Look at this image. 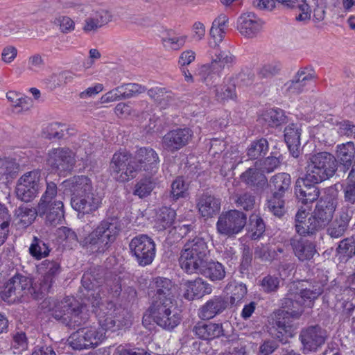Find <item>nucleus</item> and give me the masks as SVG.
<instances>
[{
  "mask_svg": "<svg viewBox=\"0 0 355 355\" xmlns=\"http://www.w3.org/2000/svg\"><path fill=\"white\" fill-rule=\"evenodd\" d=\"M352 216L353 211L348 208H343L336 218L329 224L327 229V234L333 239L342 237L347 230Z\"/></svg>",
  "mask_w": 355,
  "mask_h": 355,
  "instance_id": "a878e982",
  "label": "nucleus"
},
{
  "mask_svg": "<svg viewBox=\"0 0 355 355\" xmlns=\"http://www.w3.org/2000/svg\"><path fill=\"white\" fill-rule=\"evenodd\" d=\"M156 184L155 179L153 176H146L141 178L135 186L133 194L140 198L149 196Z\"/></svg>",
  "mask_w": 355,
  "mask_h": 355,
  "instance_id": "a18cd8bd",
  "label": "nucleus"
},
{
  "mask_svg": "<svg viewBox=\"0 0 355 355\" xmlns=\"http://www.w3.org/2000/svg\"><path fill=\"white\" fill-rule=\"evenodd\" d=\"M301 129L297 124H290L284 129V139L293 157H298L300 153Z\"/></svg>",
  "mask_w": 355,
  "mask_h": 355,
  "instance_id": "f704fd0d",
  "label": "nucleus"
},
{
  "mask_svg": "<svg viewBox=\"0 0 355 355\" xmlns=\"http://www.w3.org/2000/svg\"><path fill=\"white\" fill-rule=\"evenodd\" d=\"M15 215L18 219L17 225L22 228L31 225L35 220L37 214V206L36 208H31L27 206H20L15 209Z\"/></svg>",
  "mask_w": 355,
  "mask_h": 355,
  "instance_id": "79ce46f5",
  "label": "nucleus"
},
{
  "mask_svg": "<svg viewBox=\"0 0 355 355\" xmlns=\"http://www.w3.org/2000/svg\"><path fill=\"white\" fill-rule=\"evenodd\" d=\"M113 310H114V318L115 321V327L121 328L123 327L128 326L130 324V315L127 310L121 307H116L114 304Z\"/></svg>",
  "mask_w": 355,
  "mask_h": 355,
  "instance_id": "052dcab7",
  "label": "nucleus"
},
{
  "mask_svg": "<svg viewBox=\"0 0 355 355\" xmlns=\"http://www.w3.org/2000/svg\"><path fill=\"white\" fill-rule=\"evenodd\" d=\"M64 186L71 193V197L94 193L92 181L85 175L74 176L64 182Z\"/></svg>",
  "mask_w": 355,
  "mask_h": 355,
  "instance_id": "2f4dec72",
  "label": "nucleus"
},
{
  "mask_svg": "<svg viewBox=\"0 0 355 355\" xmlns=\"http://www.w3.org/2000/svg\"><path fill=\"white\" fill-rule=\"evenodd\" d=\"M241 180L257 192L263 191L268 185L267 178L257 168H248L241 175Z\"/></svg>",
  "mask_w": 355,
  "mask_h": 355,
  "instance_id": "7c9ffc66",
  "label": "nucleus"
},
{
  "mask_svg": "<svg viewBox=\"0 0 355 355\" xmlns=\"http://www.w3.org/2000/svg\"><path fill=\"white\" fill-rule=\"evenodd\" d=\"M306 210L300 209L295 216V228L296 232L302 236H312L320 230L319 226L311 216L307 218Z\"/></svg>",
  "mask_w": 355,
  "mask_h": 355,
  "instance_id": "cd10ccee",
  "label": "nucleus"
},
{
  "mask_svg": "<svg viewBox=\"0 0 355 355\" xmlns=\"http://www.w3.org/2000/svg\"><path fill=\"white\" fill-rule=\"evenodd\" d=\"M188 184L182 177L177 178L171 184V196L173 200L185 198L187 195Z\"/></svg>",
  "mask_w": 355,
  "mask_h": 355,
  "instance_id": "13d9d810",
  "label": "nucleus"
},
{
  "mask_svg": "<svg viewBox=\"0 0 355 355\" xmlns=\"http://www.w3.org/2000/svg\"><path fill=\"white\" fill-rule=\"evenodd\" d=\"M264 121L271 127H277L286 122V116L282 110L271 109L263 114Z\"/></svg>",
  "mask_w": 355,
  "mask_h": 355,
  "instance_id": "864d4df0",
  "label": "nucleus"
},
{
  "mask_svg": "<svg viewBox=\"0 0 355 355\" xmlns=\"http://www.w3.org/2000/svg\"><path fill=\"white\" fill-rule=\"evenodd\" d=\"M41 173L34 170L24 173L17 181L16 195L18 199L28 202L32 201L42 189Z\"/></svg>",
  "mask_w": 355,
  "mask_h": 355,
  "instance_id": "ddd939ff",
  "label": "nucleus"
},
{
  "mask_svg": "<svg viewBox=\"0 0 355 355\" xmlns=\"http://www.w3.org/2000/svg\"><path fill=\"white\" fill-rule=\"evenodd\" d=\"M47 164L60 175L71 171L76 160L73 153L66 148H57L48 153Z\"/></svg>",
  "mask_w": 355,
  "mask_h": 355,
  "instance_id": "f3484780",
  "label": "nucleus"
},
{
  "mask_svg": "<svg viewBox=\"0 0 355 355\" xmlns=\"http://www.w3.org/2000/svg\"><path fill=\"white\" fill-rule=\"evenodd\" d=\"M51 311L53 318L70 329L85 324L89 319L85 306L72 297H64L60 301L54 300Z\"/></svg>",
  "mask_w": 355,
  "mask_h": 355,
  "instance_id": "20e7f679",
  "label": "nucleus"
},
{
  "mask_svg": "<svg viewBox=\"0 0 355 355\" xmlns=\"http://www.w3.org/2000/svg\"><path fill=\"white\" fill-rule=\"evenodd\" d=\"M37 270L42 275L55 279L61 271V268L59 262L46 259L37 266Z\"/></svg>",
  "mask_w": 355,
  "mask_h": 355,
  "instance_id": "de8ad7c7",
  "label": "nucleus"
},
{
  "mask_svg": "<svg viewBox=\"0 0 355 355\" xmlns=\"http://www.w3.org/2000/svg\"><path fill=\"white\" fill-rule=\"evenodd\" d=\"M323 289L320 286L313 287L311 288H304L295 293V304L300 309L303 307L311 308L314 304L315 300L322 293Z\"/></svg>",
  "mask_w": 355,
  "mask_h": 355,
  "instance_id": "c9c22d12",
  "label": "nucleus"
},
{
  "mask_svg": "<svg viewBox=\"0 0 355 355\" xmlns=\"http://www.w3.org/2000/svg\"><path fill=\"white\" fill-rule=\"evenodd\" d=\"M306 169V181L320 183L332 178L338 172L336 157L327 152L309 155Z\"/></svg>",
  "mask_w": 355,
  "mask_h": 355,
  "instance_id": "423d86ee",
  "label": "nucleus"
},
{
  "mask_svg": "<svg viewBox=\"0 0 355 355\" xmlns=\"http://www.w3.org/2000/svg\"><path fill=\"white\" fill-rule=\"evenodd\" d=\"M192 331L197 338L204 340L227 336L222 324L211 322L199 321L194 325Z\"/></svg>",
  "mask_w": 355,
  "mask_h": 355,
  "instance_id": "393cba45",
  "label": "nucleus"
},
{
  "mask_svg": "<svg viewBox=\"0 0 355 355\" xmlns=\"http://www.w3.org/2000/svg\"><path fill=\"white\" fill-rule=\"evenodd\" d=\"M148 311L151 319L164 329L171 330L181 321L174 298H152Z\"/></svg>",
  "mask_w": 355,
  "mask_h": 355,
  "instance_id": "1a4fd4ad",
  "label": "nucleus"
},
{
  "mask_svg": "<svg viewBox=\"0 0 355 355\" xmlns=\"http://www.w3.org/2000/svg\"><path fill=\"white\" fill-rule=\"evenodd\" d=\"M221 200L208 193H202L197 200V207L202 217L211 218L220 210Z\"/></svg>",
  "mask_w": 355,
  "mask_h": 355,
  "instance_id": "c85d7f7f",
  "label": "nucleus"
},
{
  "mask_svg": "<svg viewBox=\"0 0 355 355\" xmlns=\"http://www.w3.org/2000/svg\"><path fill=\"white\" fill-rule=\"evenodd\" d=\"M281 305L288 310L279 309L272 313L269 320L268 332L280 342L286 343L288 338L293 334V320L300 318L304 310L295 304V293L291 288L281 300Z\"/></svg>",
  "mask_w": 355,
  "mask_h": 355,
  "instance_id": "7ed1b4c3",
  "label": "nucleus"
},
{
  "mask_svg": "<svg viewBox=\"0 0 355 355\" xmlns=\"http://www.w3.org/2000/svg\"><path fill=\"white\" fill-rule=\"evenodd\" d=\"M228 20L227 16L225 14H220L214 20L210 29V35L214 40L215 46H217L218 42H221L224 38L225 27L228 23Z\"/></svg>",
  "mask_w": 355,
  "mask_h": 355,
  "instance_id": "37998d69",
  "label": "nucleus"
},
{
  "mask_svg": "<svg viewBox=\"0 0 355 355\" xmlns=\"http://www.w3.org/2000/svg\"><path fill=\"white\" fill-rule=\"evenodd\" d=\"M175 211L170 207H163L159 209L156 219V224L159 230L170 227L174 223Z\"/></svg>",
  "mask_w": 355,
  "mask_h": 355,
  "instance_id": "c03bdc74",
  "label": "nucleus"
},
{
  "mask_svg": "<svg viewBox=\"0 0 355 355\" xmlns=\"http://www.w3.org/2000/svg\"><path fill=\"white\" fill-rule=\"evenodd\" d=\"M150 288L154 293L152 298H174L173 294V285L168 278L162 277L154 278L151 282Z\"/></svg>",
  "mask_w": 355,
  "mask_h": 355,
  "instance_id": "4c0bfd02",
  "label": "nucleus"
},
{
  "mask_svg": "<svg viewBox=\"0 0 355 355\" xmlns=\"http://www.w3.org/2000/svg\"><path fill=\"white\" fill-rule=\"evenodd\" d=\"M267 187L272 195L267 199L266 206L274 216L282 218L286 213L284 197L291 189V178L287 173H279L272 175L268 181Z\"/></svg>",
  "mask_w": 355,
  "mask_h": 355,
  "instance_id": "0eeeda50",
  "label": "nucleus"
},
{
  "mask_svg": "<svg viewBox=\"0 0 355 355\" xmlns=\"http://www.w3.org/2000/svg\"><path fill=\"white\" fill-rule=\"evenodd\" d=\"M66 6L75 7L78 12L85 14L86 19L83 28L85 32L95 31L112 19V15L105 9H93L89 5L76 4L73 2H67Z\"/></svg>",
  "mask_w": 355,
  "mask_h": 355,
  "instance_id": "4468645a",
  "label": "nucleus"
},
{
  "mask_svg": "<svg viewBox=\"0 0 355 355\" xmlns=\"http://www.w3.org/2000/svg\"><path fill=\"white\" fill-rule=\"evenodd\" d=\"M255 75L252 69L245 68L243 69L236 77V83L239 86L251 85L254 80Z\"/></svg>",
  "mask_w": 355,
  "mask_h": 355,
  "instance_id": "774afa93",
  "label": "nucleus"
},
{
  "mask_svg": "<svg viewBox=\"0 0 355 355\" xmlns=\"http://www.w3.org/2000/svg\"><path fill=\"white\" fill-rule=\"evenodd\" d=\"M250 221L252 232L251 239L254 240L259 239L266 229L263 219L257 215H252L250 218Z\"/></svg>",
  "mask_w": 355,
  "mask_h": 355,
  "instance_id": "bf43d9fd",
  "label": "nucleus"
},
{
  "mask_svg": "<svg viewBox=\"0 0 355 355\" xmlns=\"http://www.w3.org/2000/svg\"><path fill=\"white\" fill-rule=\"evenodd\" d=\"M336 154L338 174L342 173L343 177L350 169L355 157V144L353 141H347L336 146Z\"/></svg>",
  "mask_w": 355,
  "mask_h": 355,
  "instance_id": "5701e85b",
  "label": "nucleus"
},
{
  "mask_svg": "<svg viewBox=\"0 0 355 355\" xmlns=\"http://www.w3.org/2000/svg\"><path fill=\"white\" fill-rule=\"evenodd\" d=\"M295 76L299 78L300 82L302 83L307 87L314 83L315 72L311 67H302L297 71Z\"/></svg>",
  "mask_w": 355,
  "mask_h": 355,
  "instance_id": "e2e57ef3",
  "label": "nucleus"
},
{
  "mask_svg": "<svg viewBox=\"0 0 355 355\" xmlns=\"http://www.w3.org/2000/svg\"><path fill=\"white\" fill-rule=\"evenodd\" d=\"M98 274L94 272H85L82 277V286L84 288L81 292L85 301L90 303L94 308L98 319V325L101 327L98 331H103L105 334L107 330H114L115 321L114 318V303L109 302L106 305L101 304V297L99 289L103 279L101 277H97Z\"/></svg>",
  "mask_w": 355,
  "mask_h": 355,
  "instance_id": "f03ea898",
  "label": "nucleus"
},
{
  "mask_svg": "<svg viewBox=\"0 0 355 355\" xmlns=\"http://www.w3.org/2000/svg\"><path fill=\"white\" fill-rule=\"evenodd\" d=\"M233 200L238 208L246 211L252 209L255 205V196L248 191L236 193Z\"/></svg>",
  "mask_w": 355,
  "mask_h": 355,
  "instance_id": "09e8293b",
  "label": "nucleus"
},
{
  "mask_svg": "<svg viewBox=\"0 0 355 355\" xmlns=\"http://www.w3.org/2000/svg\"><path fill=\"white\" fill-rule=\"evenodd\" d=\"M184 297L189 300L202 297L212 292V286L200 277H198L193 281H187L184 283Z\"/></svg>",
  "mask_w": 355,
  "mask_h": 355,
  "instance_id": "c756f323",
  "label": "nucleus"
},
{
  "mask_svg": "<svg viewBox=\"0 0 355 355\" xmlns=\"http://www.w3.org/2000/svg\"><path fill=\"white\" fill-rule=\"evenodd\" d=\"M133 162L139 171H145L148 175L153 176L159 167V157L157 153L152 148L142 147L135 154Z\"/></svg>",
  "mask_w": 355,
  "mask_h": 355,
  "instance_id": "a211bd4d",
  "label": "nucleus"
},
{
  "mask_svg": "<svg viewBox=\"0 0 355 355\" xmlns=\"http://www.w3.org/2000/svg\"><path fill=\"white\" fill-rule=\"evenodd\" d=\"M212 282L223 280L226 275L224 266L218 261L207 260L197 272Z\"/></svg>",
  "mask_w": 355,
  "mask_h": 355,
  "instance_id": "e433bc0d",
  "label": "nucleus"
},
{
  "mask_svg": "<svg viewBox=\"0 0 355 355\" xmlns=\"http://www.w3.org/2000/svg\"><path fill=\"white\" fill-rule=\"evenodd\" d=\"M227 289H231L230 303L236 305L247 294V287L243 283L234 282L228 284Z\"/></svg>",
  "mask_w": 355,
  "mask_h": 355,
  "instance_id": "603ef678",
  "label": "nucleus"
},
{
  "mask_svg": "<svg viewBox=\"0 0 355 355\" xmlns=\"http://www.w3.org/2000/svg\"><path fill=\"white\" fill-rule=\"evenodd\" d=\"M246 223V214L234 209L222 212L218 216L216 227L219 234L234 237L243 230Z\"/></svg>",
  "mask_w": 355,
  "mask_h": 355,
  "instance_id": "f8f14e48",
  "label": "nucleus"
},
{
  "mask_svg": "<svg viewBox=\"0 0 355 355\" xmlns=\"http://www.w3.org/2000/svg\"><path fill=\"white\" fill-rule=\"evenodd\" d=\"M228 305L227 297L222 295H215L199 309L198 316L203 320L212 319L222 313Z\"/></svg>",
  "mask_w": 355,
  "mask_h": 355,
  "instance_id": "b1692460",
  "label": "nucleus"
},
{
  "mask_svg": "<svg viewBox=\"0 0 355 355\" xmlns=\"http://www.w3.org/2000/svg\"><path fill=\"white\" fill-rule=\"evenodd\" d=\"M121 230L120 221L109 217L101 220L94 228L86 223L78 229V234L71 229L63 227L62 232L69 241H77L90 253L102 254L108 250Z\"/></svg>",
  "mask_w": 355,
  "mask_h": 355,
  "instance_id": "f257e3e1",
  "label": "nucleus"
},
{
  "mask_svg": "<svg viewBox=\"0 0 355 355\" xmlns=\"http://www.w3.org/2000/svg\"><path fill=\"white\" fill-rule=\"evenodd\" d=\"M187 39V35L176 36L173 33H168L166 37L162 38V42L166 49L179 50L184 45Z\"/></svg>",
  "mask_w": 355,
  "mask_h": 355,
  "instance_id": "5fc2aeb1",
  "label": "nucleus"
},
{
  "mask_svg": "<svg viewBox=\"0 0 355 355\" xmlns=\"http://www.w3.org/2000/svg\"><path fill=\"white\" fill-rule=\"evenodd\" d=\"M148 96L162 108H166L174 101L173 93L165 87H155L147 90Z\"/></svg>",
  "mask_w": 355,
  "mask_h": 355,
  "instance_id": "58836bf2",
  "label": "nucleus"
},
{
  "mask_svg": "<svg viewBox=\"0 0 355 355\" xmlns=\"http://www.w3.org/2000/svg\"><path fill=\"white\" fill-rule=\"evenodd\" d=\"M268 150V142L266 139L261 138L253 141L248 147L247 155L251 159H256L266 155Z\"/></svg>",
  "mask_w": 355,
  "mask_h": 355,
  "instance_id": "49530a36",
  "label": "nucleus"
},
{
  "mask_svg": "<svg viewBox=\"0 0 355 355\" xmlns=\"http://www.w3.org/2000/svg\"><path fill=\"white\" fill-rule=\"evenodd\" d=\"M193 132L189 128H177L168 132L162 138V146L174 153L187 146L191 141Z\"/></svg>",
  "mask_w": 355,
  "mask_h": 355,
  "instance_id": "aec40b11",
  "label": "nucleus"
},
{
  "mask_svg": "<svg viewBox=\"0 0 355 355\" xmlns=\"http://www.w3.org/2000/svg\"><path fill=\"white\" fill-rule=\"evenodd\" d=\"M211 46H212L211 43H210ZM218 46H213L214 49V58H213L212 62H216L218 64H221L222 69L224 67L225 64H232L234 61V56L230 52V51L225 49L222 50L219 48H216Z\"/></svg>",
  "mask_w": 355,
  "mask_h": 355,
  "instance_id": "6e6d98bb",
  "label": "nucleus"
},
{
  "mask_svg": "<svg viewBox=\"0 0 355 355\" xmlns=\"http://www.w3.org/2000/svg\"><path fill=\"white\" fill-rule=\"evenodd\" d=\"M319 183L306 182V176L302 180H297L295 187V194L302 203L306 205L316 200L320 196L317 185Z\"/></svg>",
  "mask_w": 355,
  "mask_h": 355,
  "instance_id": "bb28decb",
  "label": "nucleus"
},
{
  "mask_svg": "<svg viewBox=\"0 0 355 355\" xmlns=\"http://www.w3.org/2000/svg\"><path fill=\"white\" fill-rule=\"evenodd\" d=\"M325 193L331 195V197L326 199L322 198L311 215L320 230L327 227L332 220L338 204L334 197L336 190L333 187L326 188Z\"/></svg>",
  "mask_w": 355,
  "mask_h": 355,
  "instance_id": "dca6fc26",
  "label": "nucleus"
},
{
  "mask_svg": "<svg viewBox=\"0 0 355 355\" xmlns=\"http://www.w3.org/2000/svg\"><path fill=\"white\" fill-rule=\"evenodd\" d=\"M28 252L31 256L36 260L45 258L51 252L49 242L41 236H33Z\"/></svg>",
  "mask_w": 355,
  "mask_h": 355,
  "instance_id": "ea45409f",
  "label": "nucleus"
},
{
  "mask_svg": "<svg viewBox=\"0 0 355 355\" xmlns=\"http://www.w3.org/2000/svg\"><path fill=\"white\" fill-rule=\"evenodd\" d=\"M54 282L55 279H52V277H49L42 275L38 281V285L35 284V286H33L35 288L36 292L39 295L37 298H40L45 294L49 293Z\"/></svg>",
  "mask_w": 355,
  "mask_h": 355,
  "instance_id": "338daca9",
  "label": "nucleus"
},
{
  "mask_svg": "<svg viewBox=\"0 0 355 355\" xmlns=\"http://www.w3.org/2000/svg\"><path fill=\"white\" fill-rule=\"evenodd\" d=\"M105 337L103 331L94 326L83 327L73 333L68 338L69 345L76 350L94 348L99 345Z\"/></svg>",
  "mask_w": 355,
  "mask_h": 355,
  "instance_id": "2eb2a0df",
  "label": "nucleus"
},
{
  "mask_svg": "<svg viewBox=\"0 0 355 355\" xmlns=\"http://www.w3.org/2000/svg\"><path fill=\"white\" fill-rule=\"evenodd\" d=\"M254 258L261 261H271L276 258V252L270 250L268 246L261 244L254 250Z\"/></svg>",
  "mask_w": 355,
  "mask_h": 355,
  "instance_id": "0e129e2a",
  "label": "nucleus"
},
{
  "mask_svg": "<svg viewBox=\"0 0 355 355\" xmlns=\"http://www.w3.org/2000/svg\"><path fill=\"white\" fill-rule=\"evenodd\" d=\"M118 87L122 99L130 98L147 90L144 86L137 83H126Z\"/></svg>",
  "mask_w": 355,
  "mask_h": 355,
  "instance_id": "3c124183",
  "label": "nucleus"
},
{
  "mask_svg": "<svg viewBox=\"0 0 355 355\" xmlns=\"http://www.w3.org/2000/svg\"><path fill=\"white\" fill-rule=\"evenodd\" d=\"M130 253L141 267L150 265L156 254V244L147 234H140L133 237L129 243Z\"/></svg>",
  "mask_w": 355,
  "mask_h": 355,
  "instance_id": "9b49d317",
  "label": "nucleus"
},
{
  "mask_svg": "<svg viewBox=\"0 0 355 355\" xmlns=\"http://www.w3.org/2000/svg\"><path fill=\"white\" fill-rule=\"evenodd\" d=\"M57 185L46 182V188L37 204V214L45 216L47 225L55 226L64 220V204L61 200H54L57 196Z\"/></svg>",
  "mask_w": 355,
  "mask_h": 355,
  "instance_id": "6e6552de",
  "label": "nucleus"
},
{
  "mask_svg": "<svg viewBox=\"0 0 355 355\" xmlns=\"http://www.w3.org/2000/svg\"><path fill=\"white\" fill-rule=\"evenodd\" d=\"M291 245L295 255L301 261L311 259L316 253L315 244L307 239H293L291 241Z\"/></svg>",
  "mask_w": 355,
  "mask_h": 355,
  "instance_id": "72a5a7b5",
  "label": "nucleus"
},
{
  "mask_svg": "<svg viewBox=\"0 0 355 355\" xmlns=\"http://www.w3.org/2000/svg\"><path fill=\"white\" fill-rule=\"evenodd\" d=\"M209 259V250L205 239L195 236L189 239L182 248L179 263L188 274L197 273Z\"/></svg>",
  "mask_w": 355,
  "mask_h": 355,
  "instance_id": "39448f33",
  "label": "nucleus"
},
{
  "mask_svg": "<svg viewBox=\"0 0 355 355\" xmlns=\"http://www.w3.org/2000/svg\"><path fill=\"white\" fill-rule=\"evenodd\" d=\"M284 87L286 93L288 96L298 95L304 92L306 89V87H305L302 83L300 82L299 78H297L295 76L292 80L288 81L284 85Z\"/></svg>",
  "mask_w": 355,
  "mask_h": 355,
  "instance_id": "69168bd1",
  "label": "nucleus"
},
{
  "mask_svg": "<svg viewBox=\"0 0 355 355\" xmlns=\"http://www.w3.org/2000/svg\"><path fill=\"white\" fill-rule=\"evenodd\" d=\"M214 93L216 100L220 102L234 99L236 97L234 84L217 86L214 89Z\"/></svg>",
  "mask_w": 355,
  "mask_h": 355,
  "instance_id": "4d7b16f0",
  "label": "nucleus"
},
{
  "mask_svg": "<svg viewBox=\"0 0 355 355\" xmlns=\"http://www.w3.org/2000/svg\"><path fill=\"white\" fill-rule=\"evenodd\" d=\"M101 198L95 192L71 197V207L78 212V217L82 218L85 214L96 211L101 206Z\"/></svg>",
  "mask_w": 355,
  "mask_h": 355,
  "instance_id": "412c9836",
  "label": "nucleus"
},
{
  "mask_svg": "<svg viewBox=\"0 0 355 355\" xmlns=\"http://www.w3.org/2000/svg\"><path fill=\"white\" fill-rule=\"evenodd\" d=\"M336 251L338 254L348 257L355 255V238L351 236L342 240L339 243Z\"/></svg>",
  "mask_w": 355,
  "mask_h": 355,
  "instance_id": "680f3d73",
  "label": "nucleus"
},
{
  "mask_svg": "<svg viewBox=\"0 0 355 355\" xmlns=\"http://www.w3.org/2000/svg\"><path fill=\"white\" fill-rule=\"evenodd\" d=\"M236 24L237 30L243 36L253 38L262 30L263 22L254 12H248L240 15Z\"/></svg>",
  "mask_w": 355,
  "mask_h": 355,
  "instance_id": "4be33fe9",
  "label": "nucleus"
},
{
  "mask_svg": "<svg viewBox=\"0 0 355 355\" xmlns=\"http://www.w3.org/2000/svg\"><path fill=\"white\" fill-rule=\"evenodd\" d=\"M326 337V331L318 324L302 329L300 339L303 345L304 352H315L324 343Z\"/></svg>",
  "mask_w": 355,
  "mask_h": 355,
  "instance_id": "6ab92c4d",
  "label": "nucleus"
},
{
  "mask_svg": "<svg viewBox=\"0 0 355 355\" xmlns=\"http://www.w3.org/2000/svg\"><path fill=\"white\" fill-rule=\"evenodd\" d=\"M130 159V154L125 150H120L116 152L111 159L110 163V172L114 179H120L122 175H119V171L121 167H125V164L128 163ZM126 178V175H123Z\"/></svg>",
  "mask_w": 355,
  "mask_h": 355,
  "instance_id": "a19ab883",
  "label": "nucleus"
},
{
  "mask_svg": "<svg viewBox=\"0 0 355 355\" xmlns=\"http://www.w3.org/2000/svg\"><path fill=\"white\" fill-rule=\"evenodd\" d=\"M0 295L10 304L19 302L24 297L28 295L35 299L39 297L33 287L32 279L19 274L0 282Z\"/></svg>",
  "mask_w": 355,
  "mask_h": 355,
  "instance_id": "9d476101",
  "label": "nucleus"
},
{
  "mask_svg": "<svg viewBox=\"0 0 355 355\" xmlns=\"http://www.w3.org/2000/svg\"><path fill=\"white\" fill-rule=\"evenodd\" d=\"M221 71V64L211 62L209 64H205L200 68L198 76L200 81L207 87L216 88L220 78Z\"/></svg>",
  "mask_w": 355,
  "mask_h": 355,
  "instance_id": "473e14b6",
  "label": "nucleus"
},
{
  "mask_svg": "<svg viewBox=\"0 0 355 355\" xmlns=\"http://www.w3.org/2000/svg\"><path fill=\"white\" fill-rule=\"evenodd\" d=\"M259 282L262 291L266 293H276L279 288L280 278L277 275L268 274L263 277Z\"/></svg>",
  "mask_w": 355,
  "mask_h": 355,
  "instance_id": "8fccbe9b",
  "label": "nucleus"
}]
</instances>
